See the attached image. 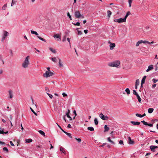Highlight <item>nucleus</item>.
<instances>
[{
    "mask_svg": "<svg viewBox=\"0 0 158 158\" xmlns=\"http://www.w3.org/2000/svg\"><path fill=\"white\" fill-rule=\"evenodd\" d=\"M29 59L30 56H27L22 63V67L25 69L28 68V66L30 64V61L29 60Z\"/></svg>",
    "mask_w": 158,
    "mask_h": 158,
    "instance_id": "obj_1",
    "label": "nucleus"
},
{
    "mask_svg": "<svg viewBox=\"0 0 158 158\" xmlns=\"http://www.w3.org/2000/svg\"><path fill=\"white\" fill-rule=\"evenodd\" d=\"M74 15L76 18L83 19L84 18V16L83 15L81 14L78 10H76L75 11Z\"/></svg>",
    "mask_w": 158,
    "mask_h": 158,
    "instance_id": "obj_2",
    "label": "nucleus"
},
{
    "mask_svg": "<svg viewBox=\"0 0 158 158\" xmlns=\"http://www.w3.org/2000/svg\"><path fill=\"white\" fill-rule=\"evenodd\" d=\"M108 65L110 67H118L120 65V62L118 61L110 63Z\"/></svg>",
    "mask_w": 158,
    "mask_h": 158,
    "instance_id": "obj_3",
    "label": "nucleus"
},
{
    "mask_svg": "<svg viewBox=\"0 0 158 158\" xmlns=\"http://www.w3.org/2000/svg\"><path fill=\"white\" fill-rule=\"evenodd\" d=\"M54 72L49 71H46L45 73L43 74V76L47 78L54 75Z\"/></svg>",
    "mask_w": 158,
    "mask_h": 158,
    "instance_id": "obj_4",
    "label": "nucleus"
},
{
    "mask_svg": "<svg viewBox=\"0 0 158 158\" xmlns=\"http://www.w3.org/2000/svg\"><path fill=\"white\" fill-rule=\"evenodd\" d=\"M9 33L6 31H3V34L2 35L1 41H3L5 40L6 38L8 35Z\"/></svg>",
    "mask_w": 158,
    "mask_h": 158,
    "instance_id": "obj_5",
    "label": "nucleus"
},
{
    "mask_svg": "<svg viewBox=\"0 0 158 158\" xmlns=\"http://www.w3.org/2000/svg\"><path fill=\"white\" fill-rule=\"evenodd\" d=\"M100 118L103 120H107L108 119V117L104 115L102 113H101L99 114Z\"/></svg>",
    "mask_w": 158,
    "mask_h": 158,
    "instance_id": "obj_6",
    "label": "nucleus"
},
{
    "mask_svg": "<svg viewBox=\"0 0 158 158\" xmlns=\"http://www.w3.org/2000/svg\"><path fill=\"white\" fill-rule=\"evenodd\" d=\"M126 20L124 19V18L123 19L120 18L119 19H114V21L115 22L120 23L121 22H125L126 21Z\"/></svg>",
    "mask_w": 158,
    "mask_h": 158,
    "instance_id": "obj_7",
    "label": "nucleus"
},
{
    "mask_svg": "<svg viewBox=\"0 0 158 158\" xmlns=\"http://www.w3.org/2000/svg\"><path fill=\"white\" fill-rule=\"evenodd\" d=\"M143 43L144 44H149V42L146 40H139V44Z\"/></svg>",
    "mask_w": 158,
    "mask_h": 158,
    "instance_id": "obj_8",
    "label": "nucleus"
},
{
    "mask_svg": "<svg viewBox=\"0 0 158 158\" xmlns=\"http://www.w3.org/2000/svg\"><path fill=\"white\" fill-rule=\"evenodd\" d=\"M153 69V65H150L148 66V69L146 70L147 72H148Z\"/></svg>",
    "mask_w": 158,
    "mask_h": 158,
    "instance_id": "obj_9",
    "label": "nucleus"
},
{
    "mask_svg": "<svg viewBox=\"0 0 158 158\" xmlns=\"http://www.w3.org/2000/svg\"><path fill=\"white\" fill-rule=\"evenodd\" d=\"M158 147L156 146H150V148L153 152H155V149L157 148Z\"/></svg>",
    "mask_w": 158,
    "mask_h": 158,
    "instance_id": "obj_10",
    "label": "nucleus"
},
{
    "mask_svg": "<svg viewBox=\"0 0 158 158\" xmlns=\"http://www.w3.org/2000/svg\"><path fill=\"white\" fill-rule=\"evenodd\" d=\"M146 77V76H145L143 77L142 78V81H141V87H142V85L144 83Z\"/></svg>",
    "mask_w": 158,
    "mask_h": 158,
    "instance_id": "obj_11",
    "label": "nucleus"
},
{
    "mask_svg": "<svg viewBox=\"0 0 158 158\" xmlns=\"http://www.w3.org/2000/svg\"><path fill=\"white\" fill-rule=\"evenodd\" d=\"M54 38H56L60 40H61V36L59 34H56L53 35Z\"/></svg>",
    "mask_w": 158,
    "mask_h": 158,
    "instance_id": "obj_12",
    "label": "nucleus"
},
{
    "mask_svg": "<svg viewBox=\"0 0 158 158\" xmlns=\"http://www.w3.org/2000/svg\"><path fill=\"white\" fill-rule=\"evenodd\" d=\"M60 151L63 153L64 154H66V152L65 151L64 149L62 147H61L60 148Z\"/></svg>",
    "mask_w": 158,
    "mask_h": 158,
    "instance_id": "obj_13",
    "label": "nucleus"
},
{
    "mask_svg": "<svg viewBox=\"0 0 158 158\" xmlns=\"http://www.w3.org/2000/svg\"><path fill=\"white\" fill-rule=\"evenodd\" d=\"M128 140L129 143L130 144H132L134 142L131 139L130 137H128Z\"/></svg>",
    "mask_w": 158,
    "mask_h": 158,
    "instance_id": "obj_14",
    "label": "nucleus"
},
{
    "mask_svg": "<svg viewBox=\"0 0 158 158\" xmlns=\"http://www.w3.org/2000/svg\"><path fill=\"white\" fill-rule=\"evenodd\" d=\"M115 46V44L114 43L112 44L111 45H110V49L111 50H113Z\"/></svg>",
    "mask_w": 158,
    "mask_h": 158,
    "instance_id": "obj_15",
    "label": "nucleus"
},
{
    "mask_svg": "<svg viewBox=\"0 0 158 158\" xmlns=\"http://www.w3.org/2000/svg\"><path fill=\"white\" fill-rule=\"evenodd\" d=\"M133 94H134L135 95L137 99L138 100V94L136 92V90H133Z\"/></svg>",
    "mask_w": 158,
    "mask_h": 158,
    "instance_id": "obj_16",
    "label": "nucleus"
},
{
    "mask_svg": "<svg viewBox=\"0 0 158 158\" xmlns=\"http://www.w3.org/2000/svg\"><path fill=\"white\" fill-rule=\"evenodd\" d=\"M104 129L105 130L104 131V132H105L108 131L110 129V128L108 127L107 125H105L104 126Z\"/></svg>",
    "mask_w": 158,
    "mask_h": 158,
    "instance_id": "obj_17",
    "label": "nucleus"
},
{
    "mask_svg": "<svg viewBox=\"0 0 158 158\" xmlns=\"http://www.w3.org/2000/svg\"><path fill=\"white\" fill-rule=\"evenodd\" d=\"M107 13L108 14L107 16L109 18H110V15L112 14V12L108 10L107 11Z\"/></svg>",
    "mask_w": 158,
    "mask_h": 158,
    "instance_id": "obj_18",
    "label": "nucleus"
},
{
    "mask_svg": "<svg viewBox=\"0 0 158 158\" xmlns=\"http://www.w3.org/2000/svg\"><path fill=\"white\" fill-rule=\"evenodd\" d=\"M58 60H59V66L60 67H63V64L62 63V62H61V60L60 58L58 59Z\"/></svg>",
    "mask_w": 158,
    "mask_h": 158,
    "instance_id": "obj_19",
    "label": "nucleus"
},
{
    "mask_svg": "<svg viewBox=\"0 0 158 158\" xmlns=\"http://www.w3.org/2000/svg\"><path fill=\"white\" fill-rule=\"evenodd\" d=\"M9 93L10 96V98H11L13 97L12 92L11 90H9Z\"/></svg>",
    "mask_w": 158,
    "mask_h": 158,
    "instance_id": "obj_20",
    "label": "nucleus"
},
{
    "mask_svg": "<svg viewBox=\"0 0 158 158\" xmlns=\"http://www.w3.org/2000/svg\"><path fill=\"white\" fill-rule=\"evenodd\" d=\"M131 123L134 125H138V122L131 121Z\"/></svg>",
    "mask_w": 158,
    "mask_h": 158,
    "instance_id": "obj_21",
    "label": "nucleus"
},
{
    "mask_svg": "<svg viewBox=\"0 0 158 158\" xmlns=\"http://www.w3.org/2000/svg\"><path fill=\"white\" fill-rule=\"evenodd\" d=\"M64 133L67 135L69 138H72L71 136V134L70 133H68L65 131H64Z\"/></svg>",
    "mask_w": 158,
    "mask_h": 158,
    "instance_id": "obj_22",
    "label": "nucleus"
},
{
    "mask_svg": "<svg viewBox=\"0 0 158 158\" xmlns=\"http://www.w3.org/2000/svg\"><path fill=\"white\" fill-rule=\"evenodd\" d=\"M38 132H39L40 134L42 135H43L44 136H45V133L43 131L41 130H39L38 131Z\"/></svg>",
    "mask_w": 158,
    "mask_h": 158,
    "instance_id": "obj_23",
    "label": "nucleus"
},
{
    "mask_svg": "<svg viewBox=\"0 0 158 158\" xmlns=\"http://www.w3.org/2000/svg\"><path fill=\"white\" fill-rule=\"evenodd\" d=\"M107 139L108 141L109 142H110V143H111L112 144H115V143H114V142L113 141H112V140H111V139H110V137H108V138H107Z\"/></svg>",
    "mask_w": 158,
    "mask_h": 158,
    "instance_id": "obj_24",
    "label": "nucleus"
},
{
    "mask_svg": "<svg viewBox=\"0 0 158 158\" xmlns=\"http://www.w3.org/2000/svg\"><path fill=\"white\" fill-rule=\"evenodd\" d=\"M51 60L54 62H56L57 61L56 58V57H52Z\"/></svg>",
    "mask_w": 158,
    "mask_h": 158,
    "instance_id": "obj_25",
    "label": "nucleus"
},
{
    "mask_svg": "<svg viewBox=\"0 0 158 158\" xmlns=\"http://www.w3.org/2000/svg\"><path fill=\"white\" fill-rule=\"evenodd\" d=\"M25 141L26 142L29 143L30 142H31L32 141V139H26Z\"/></svg>",
    "mask_w": 158,
    "mask_h": 158,
    "instance_id": "obj_26",
    "label": "nucleus"
},
{
    "mask_svg": "<svg viewBox=\"0 0 158 158\" xmlns=\"http://www.w3.org/2000/svg\"><path fill=\"white\" fill-rule=\"evenodd\" d=\"M153 110H154V109L153 108H149L148 109V113H150V114L151 113L153 112Z\"/></svg>",
    "mask_w": 158,
    "mask_h": 158,
    "instance_id": "obj_27",
    "label": "nucleus"
},
{
    "mask_svg": "<svg viewBox=\"0 0 158 158\" xmlns=\"http://www.w3.org/2000/svg\"><path fill=\"white\" fill-rule=\"evenodd\" d=\"M138 80L137 79L136 81L135 85V89H137V86L138 85Z\"/></svg>",
    "mask_w": 158,
    "mask_h": 158,
    "instance_id": "obj_28",
    "label": "nucleus"
},
{
    "mask_svg": "<svg viewBox=\"0 0 158 158\" xmlns=\"http://www.w3.org/2000/svg\"><path fill=\"white\" fill-rule=\"evenodd\" d=\"M87 129L91 131H94V128L92 127H88L87 128Z\"/></svg>",
    "mask_w": 158,
    "mask_h": 158,
    "instance_id": "obj_29",
    "label": "nucleus"
},
{
    "mask_svg": "<svg viewBox=\"0 0 158 158\" xmlns=\"http://www.w3.org/2000/svg\"><path fill=\"white\" fill-rule=\"evenodd\" d=\"M70 113V111L69 110H68V112L66 113V115L67 117L68 118H71V117L69 115V114Z\"/></svg>",
    "mask_w": 158,
    "mask_h": 158,
    "instance_id": "obj_30",
    "label": "nucleus"
},
{
    "mask_svg": "<svg viewBox=\"0 0 158 158\" xmlns=\"http://www.w3.org/2000/svg\"><path fill=\"white\" fill-rule=\"evenodd\" d=\"M125 91L128 95L130 93V92L129 88L126 89H125Z\"/></svg>",
    "mask_w": 158,
    "mask_h": 158,
    "instance_id": "obj_31",
    "label": "nucleus"
},
{
    "mask_svg": "<svg viewBox=\"0 0 158 158\" xmlns=\"http://www.w3.org/2000/svg\"><path fill=\"white\" fill-rule=\"evenodd\" d=\"M7 7V4H6L4 5L2 7V9L3 10H6V9Z\"/></svg>",
    "mask_w": 158,
    "mask_h": 158,
    "instance_id": "obj_32",
    "label": "nucleus"
},
{
    "mask_svg": "<svg viewBox=\"0 0 158 158\" xmlns=\"http://www.w3.org/2000/svg\"><path fill=\"white\" fill-rule=\"evenodd\" d=\"M49 50L53 53H56V51L55 49L51 48H49Z\"/></svg>",
    "mask_w": 158,
    "mask_h": 158,
    "instance_id": "obj_33",
    "label": "nucleus"
},
{
    "mask_svg": "<svg viewBox=\"0 0 158 158\" xmlns=\"http://www.w3.org/2000/svg\"><path fill=\"white\" fill-rule=\"evenodd\" d=\"M31 33L32 34H35V35H38V34L37 33V32L36 31L31 30Z\"/></svg>",
    "mask_w": 158,
    "mask_h": 158,
    "instance_id": "obj_34",
    "label": "nucleus"
},
{
    "mask_svg": "<svg viewBox=\"0 0 158 158\" xmlns=\"http://www.w3.org/2000/svg\"><path fill=\"white\" fill-rule=\"evenodd\" d=\"M130 12L129 11L128 12H127L126 14V16H125V17L124 18V19L126 20V19H127V16L130 14Z\"/></svg>",
    "mask_w": 158,
    "mask_h": 158,
    "instance_id": "obj_35",
    "label": "nucleus"
},
{
    "mask_svg": "<svg viewBox=\"0 0 158 158\" xmlns=\"http://www.w3.org/2000/svg\"><path fill=\"white\" fill-rule=\"evenodd\" d=\"M94 123L95 125H97L98 124V122L97 118H95L94 119Z\"/></svg>",
    "mask_w": 158,
    "mask_h": 158,
    "instance_id": "obj_36",
    "label": "nucleus"
},
{
    "mask_svg": "<svg viewBox=\"0 0 158 158\" xmlns=\"http://www.w3.org/2000/svg\"><path fill=\"white\" fill-rule=\"evenodd\" d=\"M37 37L40 40L43 41L44 42H46V40L44 39H43L39 36H37Z\"/></svg>",
    "mask_w": 158,
    "mask_h": 158,
    "instance_id": "obj_37",
    "label": "nucleus"
},
{
    "mask_svg": "<svg viewBox=\"0 0 158 158\" xmlns=\"http://www.w3.org/2000/svg\"><path fill=\"white\" fill-rule=\"evenodd\" d=\"M30 108L31 110V111L35 114V115L36 116L37 115V114L34 111V110L32 109V108L31 107H30Z\"/></svg>",
    "mask_w": 158,
    "mask_h": 158,
    "instance_id": "obj_38",
    "label": "nucleus"
},
{
    "mask_svg": "<svg viewBox=\"0 0 158 158\" xmlns=\"http://www.w3.org/2000/svg\"><path fill=\"white\" fill-rule=\"evenodd\" d=\"M77 30V31H78V35H81L82 34V32L81 31H79V30H78V28H77V29H76Z\"/></svg>",
    "mask_w": 158,
    "mask_h": 158,
    "instance_id": "obj_39",
    "label": "nucleus"
},
{
    "mask_svg": "<svg viewBox=\"0 0 158 158\" xmlns=\"http://www.w3.org/2000/svg\"><path fill=\"white\" fill-rule=\"evenodd\" d=\"M56 124L58 126V127L61 129V130L63 132H64V131H64L62 128L57 123H56Z\"/></svg>",
    "mask_w": 158,
    "mask_h": 158,
    "instance_id": "obj_40",
    "label": "nucleus"
},
{
    "mask_svg": "<svg viewBox=\"0 0 158 158\" xmlns=\"http://www.w3.org/2000/svg\"><path fill=\"white\" fill-rule=\"evenodd\" d=\"M67 16L69 17V18L71 20H72V18L71 16L70 15V14H69V12H68L67 13Z\"/></svg>",
    "mask_w": 158,
    "mask_h": 158,
    "instance_id": "obj_41",
    "label": "nucleus"
},
{
    "mask_svg": "<svg viewBox=\"0 0 158 158\" xmlns=\"http://www.w3.org/2000/svg\"><path fill=\"white\" fill-rule=\"evenodd\" d=\"M72 24H73L75 26H80V23L79 22H77L76 23H72Z\"/></svg>",
    "mask_w": 158,
    "mask_h": 158,
    "instance_id": "obj_42",
    "label": "nucleus"
},
{
    "mask_svg": "<svg viewBox=\"0 0 158 158\" xmlns=\"http://www.w3.org/2000/svg\"><path fill=\"white\" fill-rule=\"evenodd\" d=\"M132 0H128L129 7H130L131 6V3L132 2Z\"/></svg>",
    "mask_w": 158,
    "mask_h": 158,
    "instance_id": "obj_43",
    "label": "nucleus"
},
{
    "mask_svg": "<svg viewBox=\"0 0 158 158\" xmlns=\"http://www.w3.org/2000/svg\"><path fill=\"white\" fill-rule=\"evenodd\" d=\"M75 139L77 141L78 143H80L81 142V139L80 138H75Z\"/></svg>",
    "mask_w": 158,
    "mask_h": 158,
    "instance_id": "obj_44",
    "label": "nucleus"
},
{
    "mask_svg": "<svg viewBox=\"0 0 158 158\" xmlns=\"http://www.w3.org/2000/svg\"><path fill=\"white\" fill-rule=\"evenodd\" d=\"M152 81L154 83H156V82L158 81V79H156L155 78H153L152 80Z\"/></svg>",
    "mask_w": 158,
    "mask_h": 158,
    "instance_id": "obj_45",
    "label": "nucleus"
},
{
    "mask_svg": "<svg viewBox=\"0 0 158 158\" xmlns=\"http://www.w3.org/2000/svg\"><path fill=\"white\" fill-rule=\"evenodd\" d=\"M45 90L46 91L48 92H50V90H49V88L48 87H45Z\"/></svg>",
    "mask_w": 158,
    "mask_h": 158,
    "instance_id": "obj_46",
    "label": "nucleus"
},
{
    "mask_svg": "<svg viewBox=\"0 0 158 158\" xmlns=\"http://www.w3.org/2000/svg\"><path fill=\"white\" fill-rule=\"evenodd\" d=\"M47 94L49 96V97L51 98H53V96H52V94H51L49 93H47Z\"/></svg>",
    "mask_w": 158,
    "mask_h": 158,
    "instance_id": "obj_47",
    "label": "nucleus"
},
{
    "mask_svg": "<svg viewBox=\"0 0 158 158\" xmlns=\"http://www.w3.org/2000/svg\"><path fill=\"white\" fill-rule=\"evenodd\" d=\"M3 150L4 151H6V152H8V150L7 148L6 147H4L3 148Z\"/></svg>",
    "mask_w": 158,
    "mask_h": 158,
    "instance_id": "obj_48",
    "label": "nucleus"
},
{
    "mask_svg": "<svg viewBox=\"0 0 158 158\" xmlns=\"http://www.w3.org/2000/svg\"><path fill=\"white\" fill-rule=\"evenodd\" d=\"M145 115V114H144L143 115H141V114H139V118H142V117H143Z\"/></svg>",
    "mask_w": 158,
    "mask_h": 158,
    "instance_id": "obj_49",
    "label": "nucleus"
},
{
    "mask_svg": "<svg viewBox=\"0 0 158 158\" xmlns=\"http://www.w3.org/2000/svg\"><path fill=\"white\" fill-rule=\"evenodd\" d=\"M66 40V36L65 35L64 36L63 38V39L62 40V41L64 42Z\"/></svg>",
    "mask_w": 158,
    "mask_h": 158,
    "instance_id": "obj_50",
    "label": "nucleus"
},
{
    "mask_svg": "<svg viewBox=\"0 0 158 158\" xmlns=\"http://www.w3.org/2000/svg\"><path fill=\"white\" fill-rule=\"evenodd\" d=\"M0 60H1L2 61V64H4V62L2 58V56L0 55Z\"/></svg>",
    "mask_w": 158,
    "mask_h": 158,
    "instance_id": "obj_51",
    "label": "nucleus"
},
{
    "mask_svg": "<svg viewBox=\"0 0 158 158\" xmlns=\"http://www.w3.org/2000/svg\"><path fill=\"white\" fill-rule=\"evenodd\" d=\"M31 100H32V104L33 105H35V106L36 107H37V106H36V105L35 104H34V101H33V98H31Z\"/></svg>",
    "mask_w": 158,
    "mask_h": 158,
    "instance_id": "obj_52",
    "label": "nucleus"
},
{
    "mask_svg": "<svg viewBox=\"0 0 158 158\" xmlns=\"http://www.w3.org/2000/svg\"><path fill=\"white\" fill-rule=\"evenodd\" d=\"M67 40L69 43L70 46V47L71 46L70 38H67Z\"/></svg>",
    "mask_w": 158,
    "mask_h": 158,
    "instance_id": "obj_53",
    "label": "nucleus"
},
{
    "mask_svg": "<svg viewBox=\"0 0 158 158\" xmlns=\"http://www.w3.org/2000/svg\"><path fill=\"white\" fill-rule=\"evenodd\" d=\"M119 143L120 144H123V140H121L119 141Z\"/></svg>",
    "mask_w": 158,
    "mask_h": 158,
    "instance_id": "obj_54",
    "label": "nucleus"
},
{
    "mask_svg": "<svg viewBox=\"0 0 158 158\" xmlns=\"http://www.w3.org/2000/svg\"><path fill=\"white\" fill-rule=\"evenodd\" d=\"M62 95L64 97H66L67 96V95L65 93H63L62 94Z\"/></svg>",
    "mask_w": 158,
    "mask_h": 158,
    "instance_id": "obj_55",
    "label": "nucleus"
},
{
    "mask_svg": "<svg viewBox=\"0 0 158 158\" xmlns=\"http://www.w3.org/2000/svg\"><path fill=\"white\" fill-rule=\"evenodd\" d=\"M15 3V2L14 1V0H12L11 6H12Z\"/></svg>",
    "mask_w": 158,
    "mask_h": 158,
    "instance_id": "obj_56",
    "label": "nucleus"
},
{
    "mask_svg": "<svg viewBox=\"0 0 158 158\" xmlns=\"http://www.w3.org/2000/svg\"><path fill=\"white\" fill-rule=\"evenodd\" d=\"M149 29V26H146L145 27V30L147 31Z\"/></svg>",
    "mask_w": 158,
    "mask_h": 158,
    "instance_id": "obj_57",
    "label": "nucleus"
},
{
    "mask_svg": "<svg viewBox=\"0 0 158 158\" xmlns=\"http://www.w3.org/2000/svg\"><path fill=\"white\" fill-rule=\"evenodd\" d=\"M106 143H103L102 145L100 146L99 147H102L103 146H104V145H106Z\"/></svg>",
    "mask_w": 158,
    "mask_h": 158,
    "instance_id": "obj_58",
    "label": "nucleus"
},
{
    "mask_svg": "<svg viewBox=\"0 0 158 158\" xmlns=\"http://www.w3.org/2000/svg\"><path fill=\"white\" fill-rule=\"evenodd\" d=\"M156 84H154L153 85H152V88L153 89L154 88L156 87Z\"/></svg>",
    "mask_w": 158,
    "mask_h": 158,
    "instance_id": "obj_59",
    "label": "nucleus"
},
{
    "mask_svg": "<svg viewBox=\"0 0 158 158\" xmlns=\"http://www.w3.org/2000/svg\"><path fill=\"white\" fill-rule=\"evenodd\" d=\"M4 133V132L3 130H0V134H3Z\"/></svg>",
    "mask_w": 158,
    "mask_h": 158,
    "instance_id": "obj_60",
    "label": "nucleus"
},
{
    "mask_svg": "<svg viewBox=\"0 0 158 158\" xmlns=\"http://www.w3.org/2000/svg\"><path fill=\"white\" fill-rule=\"evenodd\" d=\"M147 125L149 127H152L153 126V124L151 123H148V125Z\"/></svg>",
    "mask_w": 158,
    "mask_h": 158,
    "instance_id": "obj_61",
    "label": "nucleus"
},
{
    "mask_svg": "<svg viewBox=\"0 0 158 158\" xmlns=\"http://www.w3.org/2000/svg\"><path fill=\"white\" fill-rule=\"evenodd\" d=\"M73 113H74V114L75 115V116H76L77 115V114L76 113V110H74Z\"/></svg>",
    "mask_w": 158,
    "mask_h": 158,
    "instance_id": "obj_62",
    "label": "nucleus"
},
{
    "mask_svg": "<svg viewBox=\"0 0 158 158\" xmlns=\"http://www.w3.org/2000/svg\"><path fill=\"white\" fill-rule=\"evenodd\" d=\"M2 73H3V70L2 69H0V74H2Z\"/></svg>",
    "mask_w": 158,
    "mask_h": 158,
    "instance_id": "obj_63",
    "label": "nucleus"
},
{
    "mask_svg": "<svg viewBox=\"0 0 158 158\" xmlns=\"http://www.w3.org/2000/svg\"><path fill=\"white\" fill-rule=\"evenodd\" d=\"M67 127L68 128H71V127H72L71 126L70 124H69L68 125Z\"/></svg>",
    "mask_w": 158,
    "mask_h": 158,
    "instance_id": "obj_64",
    "label": "nucleus"
}]
</instances>
